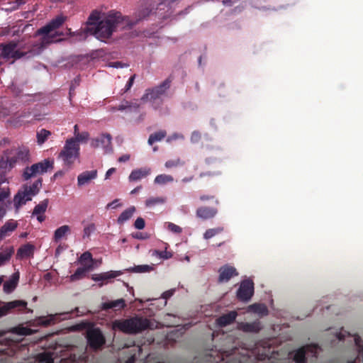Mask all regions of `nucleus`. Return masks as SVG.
Returning a JSON list of instances; mask_svg holds the SVG:
<instances>
[{
	"label": "nucleus",
	"mask_w": 363,
	"mask_h": 363,
	"mask_svg": "<svg viewBox=\"0 0 363 363\" xmlns=\"http://www.w3.org/2000/svg\"><path fill=\"white\" fill-rule=\"evenodd\" d=\"M135 25L128 16H124L119 11H108L98 24L84 28V32L90 34L101 41L111 38V35L118 30H129Z\"/></svg>",
	"instance_id": "1"
},
{
	"label": "nucleus",
	"mask_w": 363,
	"mask_h": 363,
	"mask_svg": "<svg viewBox=\"0 0 363 363\" xmlns=\"http://www.w3.org/2000/svg\"><path fill=\"white\" fill-rule=\"evenodd\" d=\"M113 329L124 334L135 335L153 329V323L146 318L135 315L127 319H116L113 322Z\"/></svg>",
	"instance_id": "2"
},
{
	"label": "nucleus",
	"mask_w": 363,
	"mask_h": 363,
	"mask_svg": "<svg viewBox=\"0 0 363 363\" xmlns=\"http://www.w3.org/2000/svg\"><path fill=\"white\" fill-rule=\"evenodd\" d=\"M29 158V150L26 147H19L16 149H12L9 151L7 150L4 153V157L0 160V172H4L7 165L9 169L13 167L15 164L18 162H26Z\"/></svg>",
	"instance_id": "3"
},
{
	"label": "nucleus",
	"mask_w": 363,
	"mask_h": 363,
	"mask_svg": "<svg viewBox=\"0 0 363 363\" xmlns=\"http://www.w3.org/2000/svg\"><path fill=\"white\" fill-rule=\"evenodd\" d=\"M67 17L63 15L57 16V17L52 18L46 26L39 28L36 31V35H43L42 40L40 43L41 47L45 44L50 43L57 36H62V33H58L55 32V34H50V33L57 30L62 24L65 22Z\"/></svg>",
	"instance_id": "4"
},
{
	"label": "nucleus",
	"mask_w": 363,
	"mask_h": 363,
	"mask_svg": "<svg viewBox=\"0 0 363 363\" xmlns=\"http://www.w3.org/2000/svg\"><path fill=\"white\" fill-rule=\"evenodd\" d=\"M42 186V179H39L33 183L31 185L25 184L18 191L17 194L14 196V206L16 210L27 201H31L33 196L39 193L40 189Z\"/></svg>",
	"instance_id": "5"
},
{
	"label": "nucleus",
	"mask_w": 363,
	"mask_h": 363,
	"mask_svg": "<svg viewBox=\"0 0 363 363\" xmlns=\"http://www.w3.org/2000/svg\"><path fill=\"white\" fill-rule=\"evenodd\" d=\"M79 157V144H76L72 140H66L65 146L58 154V158L62 160L63 165L70 169Z\"/></svg>",
	"instance_id": "6"
},
{
	"label": "nucleus",
	"mask_w": 363,
	"mask_h": 363,
	"mask_svg": "<svg viewBox=\"0 0 363 363\" xmlns=\"http://www.w3.org/2000/svg\"><path fill=\"white\" fill-rule=\"evenodd\" d=\"M171 80L169 78H167V79L164 80L161 83V84L149 88L145 90V94H143L142 97V101H149L151 102H155V101L161 99V96L164 94V93L167 91L170 87Z\"/></svg>",
	"instance_id": "7"
},
{
	"label": "nucleus",
	"mask_w": 363,
	"mask_h": 363,
	"mask_svg": "<svg viewBox=\"0 0 363 363\" xmlns=\"http://www.w3.org/2000/svg\"><path fill=\"white\" fill-rule=\"evenodd\" d=\"M52 165L53 162L46 159L31 165V167H27L23 172V178L27 181L39 174L46 173L49 168H52Z\"/></svg>",
	"instance_id": "8"
},
{
	"label": "nucleus",
	"mask_w": 363,
	"mask_h": 363,
	"mask_svg": "<svg viewBox=\"0 0 363 363\" xmlns=\"http://www.w3.org/2000/svg\"><path fill=\"white\" fill-rule=\"evenodd\" d=\"M27 54L28 52L17 49V43L14 41L9 42L6 45L0 44V57L19 59L25 57Z\"/></svg>",
	"instance_id": "9"
},
{
	"label": "nucleus",
	"mask_w": 363,
	"mask_h": 363,
	"mask_svg": "<svg viewBox=\"0 0 363 363\" xmlns=\"http://www.w3.org/2000/svg\"><path fill=\"white\" fill-rule=\"evenodd\" d=\"M87 343L89 347L98 350L106 343V339L101 330L98 328L90 329L86 334Z\"/></svg>",
	"instance_id": "10"
},
{
	"label": "nucleus",
	"mask_w": 363,
	"mask_h": 363,
	"mask_svg": "<svg viewBox=\"0 0 363 363\" xmlns=\"http://www.w3.org/2000/svg\"><path fill=\"white\" fill-rule=\"evenodd\" d=\"M254 286L255 284H253L252 280L251 279H247L242 281L238 290H237V298L244 302L249 301L255 292Z\"/></svg>",
	"instance_id": "11"
},
{
	"label": "nucleus",
	"mask_w": 363,
	"mask_h": 363,
	"mask_svg": "<svg viewBox=\"0 0 363 363\" xmlns=\"http://www.w3.org/2000/svg\"><path fill=\"white\" fill-rule=\"evenodd\" d=\"M218 283H228L230 279L237 277L238 273L236 268L230 264H225L218 268Z\"/></svg>",
	"instance_id": "12"
},
{
	"label": "nucleus",
	"mask_w": 363,
	"mask_h": 363,
	"mask_svg": "<svg viewBox=\"0 0 363 363\" xmlns=\"http://www.w3.org/2000/svg\"><path fill=\"white\" fill-rule=\"evenodd\" d=\"M27 304L28 303L23 300H14L13 301L7 302L0 307V318L7 315L10 311L13 309H24L26 308Z\"/></svg>",
	"instance_id": "13"
},
{
	"label": "nucleus",
	"mask_w": 363,
	"mask_h": 363,
	"mask_svg": "<svg viewBox=\"0 0 363 363\" xmlns=\"http://www.w3.org/2000/svg\"><path fill=\"white\" fill-rule=\"evenodd\" d=\"M111 136L108 133L102 134L100 135V137L92 139L91 141V146L94 147H99L101 146L103 148L106 149V151L107 152L111 150Z\"/></svg>",
	"instance_id": "14"
},
{
	"label": "nucleus",
	"mask_w": 363,
	"mask_h": 363,
	"mask_svg": "<svg viewBox=\"0 0 363 363\" xmlns=\"http://www.w3.org/2000/svg\"><path fill=\"white\" fill-rule=\"evenodd\" d=\"M217 213L218 210L216 208L201 206L196 209V215L197 218L205 220L214 218Z\"/></svg>",
	"instance_id": "15"
},
{
	"label": "nucleus",
	"mask_w": 363,
	"mask_h": 363,
	"mask_svg": "<svg viewBox=\"0 0 363 363\" xmlns=\"http://www.w3.org/2000/svg\"><path fill=\"white\" fill-rule=\"evenodd\" d=\"M97 177V170H87L82 172L78 176V186H83L92 179Z\"/></svg>",
	"instance_id": "16"
},
{
	"label": "nucleus",
	"mask_w": 363,
	"mask_h": 363,
	"mask_svg": "<svg viewBox=\"0 0 363 363\" xmlns=\"http://www.w3.org/2000/svg\"><path fill=\"white\" fill-rule=\"evenodd\" d=\"M18 227L17 221L13 220H9L0 228V240H4L6 236L14 231Z\"/></svg>",
	"instance_id": "17"
},
{
	"label": "nucleus",
	"mask_w": 363,
	"mask_h": 363,
	"mask_svg": "<svg viewBox=\"0 0 363 363\" xmlns=\"http://www.w3.org/2000/svg\"><path fill=\"white\" fill-rule=\"evenodd\" d=\"M125 307V300L123 298H119L115 301H111L108 302H104L101 308L103 311H107L108 309H114L116 311H121L124 309Z\"/></svg>",
	"instance_id": "18"
},
{
	"label": "nucleus",
	"mask_w": 363,
	"mask_h": 363,
	"mask_svg": "<svg viewBox=\"0 0 363 363\" xmlns=\"http://www.w3.org/2000/svg\"><path fill=\"white\" fill-rule=\"evenodd\" d=\"M237 313L235 311H231L226 314H223L219 316L217 319V324L220 327H225L228 325H231L236 320Z\"/></svg>",
	"instance_id": "19"
},
{
	"label": "nucleus",
	"mask_w": 363,
	"mask_h": 363,
	"mask_svg": "<svg viewBox=\"0 0 363 363\" xmlns=\"http://www.w3.org/2000/svg\"><path fill=\"white\" fill-rule=\"evenodd\" d=\"M151 173V169L147 167L132 170L129 175V181L135 182L148 176Z\"/></svg>",
	"instance_id": "20"
},
{
	"label": "nucleus",
	"mask_w": 363,
	"mask_h": 363,
	"mask_svg": "<svg viewBox=\"0 0 363 363\" xmlns=\"http://www.w3.org/2000/svg\"><path fill=\"white\" fill-rule=\"evenodd\" d=\"M20 276L18 272H15L12 274L9 280L4 283V291L6 294H11L17 287L18 279Z\"/></svg>",
	"instance_id": "21"
},
{
	"label": "nucleus",
	"mask_w": 363,
	"mask_h": 363,
	"mask_svg": "<svg viewBox=\"0 0 363 363\" xmlns=\"http://www.w3.org/2000/svg\"><path fill=\"white\" fill-rule=\"evenodd\" d=\"M242 332L258 333L262 330L261 323L258 320L252 323H245L240 325Z\"/></svg>",
	"instance_id": "22"
},
{
	"label": "nucleus",
	"mask_w": 363,
	"mask_h": 363,
	"mask_svg": "<svg viewBox=\"0 0 363 363\" xmlns=\"http://www.w3.org/2000/svg\"><path fill=\"white\" fill-rule=\"evenodd\" d=\"M34 246L30 243L21 246L17 250V257L23 259L33 255Z\"/></svg>",
	"instance_id": "23"
},
{
	"label": "nucleus",
	"mask_w": 363,
	"mask_h": 363,
	"mask_svg": "<svg viewBox=\"0 0 363 363\" xmlns=\"http://www.w3.org/2000/svg\"><path fill=\"white\" fill-rule=\"evenodd\" d=\"M70 227L69 225H62L55 230L54 242H58L62 238H63L67 233H70Z\"/></svg>",
	"instance_id": "24"
},
{
	"label": "nucleus",
	"mask_w": 363,
	"mask_h": 363,
	"mask_svg": "<svg viewBox=\"0 0 363 363\" xmlns=\"http://www.w3.org/2000/svg\"><path fill=\"white\" fill-rule=\"evenodd\" d=\"M135 206H131V207L124 210L123 211H122V213H121V216H119L118 218V223L121 225V224L124 223L125 221L130 220V218H132L133 214L135 213Z\"/></svg>",
	"instance_id": "25"
},
{
	"label": "nucleus",
	"mask_w": 363,
	"mask_h": 363,
	"mask_svg": "<svg viewBox=\"0 0 363 363\" xmlns=\"http://www.w3.org/2000/svg\"><path fill=\"white\" fill-rule=\"evenodd\" d=\"M121 272L119 271H111L108 272H104L100 274L95 275L94 281H105L108 279H113L121 275Z\"/></svg>",
	"instance_id": "26"
},
{
	"label": "nucleus",
	"mask_w": 363,
	"mask_h": 363,
	"mask_svg": "<svg viewBox=\"0 0 363 363\" xmlns=\"http://www.w3.org/2000/svg\"><path fill=\"white\" fill-rule=\"evenodd\" d=\"M6 182V176H5L4 172H0V185ZM10 195L9 188H3L0 189V202L4 201Z\"/></svg>",
	"instance_id": "27"
},
{
	"label": "nucleus",
	"mask_w": 363,
	"mask_h": 363,
	"mask_svg": "<svg viewBox=\"0 0 363 363\" xmlns=\"http://www.w3.org/2000/svg\"><path fill=\"white\" fill-rule=\"evenodd\" d=\"M13 253V247L6 248L3 252H0V267L9 262Z\"/></svg>",
	"instance_id": "28"
},
{
	"label": "nucleus",
	"mask_w": 363,
	"mask_h": 363,
	"mask_svg": "<svg viewBox=\"0 0 363 363\" xmlns=\"http://www.w3.org/2000/svg\"><path fill=\"white\" fill-rule=\"evenodd\" d=\"M167 135V133L164 130L157 131L149 135L148 144L152 145L154 143L161 141Z\"/></svg>",
	"instance_id": "29"
},
{
	"label": "nucleus",
	"mask_w": 363,
	"mask_h": 363,
	"mask_svg": "<svg viewBox=\"0 0 363 363\" xmlns=\"http://www.w3.org/2000/svg\"><path fill=\"white\" fill-rule=\"evenodd\" d=\"M91 268V264L87 267H78L74 274H71V281H77L84 277L85 273Z\"/></svg>",
	"instance_id": "30"
},
{
	"label": "nucleus",
	"mask_w": 363,
	"mask_h": 363,
	"mask_svg": "<svg viewBox=\"0 0 363 363\" xmlns=\"http://www.w3.org/2000/svg\"><path fill=\"white\" fill-rule=\"evenodd\" d=\"M165 198L162 196L150 197L145 201V206L147 207H152L157 205L164 204Z\"/></svg>",
	"instance_id": "31"
},
{
	"label": "nucleus",
	"mask_w": 363,
	"mask_h": 363,
	"mask_svg": "<svg viewBox=\"0 0 363 363\" xmlns=\"http://www.w3.org/2000/svg\"><path fill=\"white\" fill-rule=\"evenodd\" d=\"M48 205H49V200L45 199L39 204L36 205L35 207H34L33 211V214H44L45 211H47Z\"/></svg>",
	"instance_id": "32"
},
{
	"label": "nucleus",
	"mask_w": 363,
	"mask_h": 363,
	"mask_svg": "<svg viewBox=\"0 0 363 363\" xmlns=\"http://www.w3.org/2000/svg\"><path fill=\"white\" fill-rule=\"evenodd\" d=\"M173 181V177L169 174H159L154 179V183L159 185H164Z\"/></svg>",
	"instance_id": "33"
},
{
	"label": "nucleus",
	"mask_w": 363,
	"mask_h": 363,
	"mask_svg": "<svg viewBox=\"0 0 363 363\" xmlns=\"http://www.w3.org/2000/svg\"><path fill=\"white\" fill-rule=\"evenodd\" d=\"M223 231V227H217L215 228H210L206 230L203 234V238L205 240H209L214 236L220 234Z\"/></svg>",
	"instance_id": "34"
},
{
	"label": "nucleus",
	"mask_w": 363,
	"mask_h": 363,
	"mask_svg": "<svg viewBox=\"0 0 363 363\" xmlns=\"http://www.w3.org/2000/svg\"><path fill=\"white\" fill-rule=\"evenodd\" d=\"M50 135V132L45 129H40V130L38 131L36 133V138H38V145H43L44 143L49 138Z\"/></svg>",
	"instance_id": "35"
},
{
	"label": "nucleus",
	"mask_w": 363,
	"mask_h": 363,
	"mask_svg": "<svg viewBox=\"0 0 363 363\" xmlns=\"http://www.w3.org/2000/svg\"><path fill=\"white\" fill-rule=\"evenodd\" d=\"M152 269L153 267L148 264H140L129 269V271L134 273H146L151 272Z\"/></svg>",
	"instance_id": "36"
},
{
	"label": "nucleus",
	"mask_w": 363,
	"mask_h": 363,
	"mask_svg": "<svg viewBox=\"0 0 363 363\" xmlns=\"http://www.w3.org/2000/svg\"><path fill=\"white\" fill-rule=\"evenodd\" d=\"M294 362L296 363H306V350L304 347L300 348L295 352Z\"/></svg>",
	"instance_id": "37"
},
{
	"label": "nucleus",
	"mask_w": 363,
	"mask_h": 363,
	"mask_svg": "<svg viewBox=\"0 0 363 363\" xmlns=\"http://www.w3.org/2000/svg\"><path fill=\"white\" fill-rule=\"evenodd\" d=\"M100 20V12L98 11H94L89 17V20L86 22V26H91L98 24Z\"/></svg>",
	"instance_id": "38"
},
{
	"label": "nucleus",
	"mask_w": 363,
	"mask_h": 363,
	"mask_svg": "<svg viewBox=\"0 0 363 363\" xmlns=\"http://www.w3.org/2000/svg\"><path fill=\"white\" fill-rule=\"evenodd\" d=\"M75 135V137L67 140H72L75 141L76 144H79V142H86L88 138H89V134L86 131L76 133V135Z\"/></svg>",
	"instance_id": "39"
},
{
	"label": "nucleus",
	"mask_w": 363,
	"mask_h": 363,
	"mask_svg": "<svg viewBox=\"0 0 363 363\" xmlns=\"http://www.w3.org/2000/svg\"><path fill=\"white\" fill-rule=\"evenodd\" d=\"M185 165V161L182 160L179 158L177 159H173L169 160L164 163V167H166L167 169H170L172 167H182Z\"/></svg>",
	"instance_id": "40"
},
{
	"label": "nucleus",
	"mask_w": 363,
	"mask_h": 363,
	"mask_svg": "<svg viewBox=\"0 0 363 363\" xmlns=\"http://www.w3.org/2000/svg\"><path fill=\"white\" fill-rule=\"evenodd\" d=\"M150 12H151V10L149 8L142 9L139 11H138L137 16H135V19L131 20V21L133 22H135V24H137L138 21L147 17Z\"/></svg>",
	"instance_id": "41"
},
{
	"label": "nucleus",
	"mask_w": 363,
	"mask_h": 363,
	"mask_svg": "<svg viewBox=\"0 0 363 363\" xmlns=\"http://www.w3.org/2000/svg\"><path fill=\"white\" fill-rule=\"evenodd\" d=\"M56 316L57 314L51 315L48 316V318H41L40 323L43 326H48L54 324L55 323Z\"/></svg>",
	"instance_id": "42"
},
{
	"label": "nucleus",
	"mask_w": 363,
	"mask_h": 363,
	"mask_svg": "<svg viewBox=\"0 0 363 363\" xmlns=\"http://www.w3.org/2000/svg\"><path fill=\"white\" fill-rule=\"evenodd\" d=\"M79 262H81V263L86 262H89L91 263L93 262L92 255H91V253L88 251L84 252L82 254L81 257H79Z\"/></svg>",
	"instance_id": "43"
},
{
	"label": "nucleus",
	"mask_w": 363,
	"mask_h": 363,
	"mask_svg": "<svg viewBox=\"0 0 363 363\" xmlns=\"http://www.w3.org/2000/svg\"><path fill=\"white\" fill-rule=\"evenodd\" d=\"M167 229L170 230V232L175 234H180L182 232V228L180 226L177 225L172 223H167Z\"/></svg>",
	"instance_id": "44"
},
{
	"label": "nucleus",
	"mask_w": 363,
	"mask_h": 363,
	"mask_svg": "<svg viewBox=\"0 0 363 363\" xmlns=\"http://www.w3.org/2000/svg\"><path fill=\"white\" fill-rule=\"evenodd\" d=\"M153 254L156 255L164 259H167L170 258L171 256L172 255L171 254V252H169L167 251H158V250L154 251Z\"/></svg>",
	"instance_id": "45"
},
{
	"label": "nucleus",
	"mask_w": 363,
	"mask_h": 363,
	"mask_svg": "<svg viewBox=\"0 0 363 363\" xmlns=\"http://www.w3.org/2000/svg\"><path fill=\"white\" fill-rule=\"evenodd\" d=\"M134 226L135 229L143 230L145 226V221L142 218H138L137 220H135Z\"/></svg>",
	"instance_id": "46"
},
{
	"label": "nucleus",
	"mask_w": 363,
	"mask_h": 363,
	"mask_svg": "<svg viewBox=\"0 0 363 363\" xmlns=\"http://www.w3.org/2000/svg\"><path fill=\"white\" fill-rule=\"evenodd\" d=\"M95 230L94 223H91L84 228V237H89L91 232Z\"/></svg>",
	"instance_id": "47"
},
{
	"label": "nucleus",
	"mask_w": 363,
	"mask_h": 363,
	"mask_svg": "<svg viewBox=\"0 0 363 363\" xmlns=\"http://www.w3.org/2000/svg\"><path fill=\"white\" fill-rule=\"evenodd\" d=\"M130 107V104L129 101H125L123 102H122L121 104H120L119 106H116V107H113V111H116V110H118V111H123L126 108H128Z\"/></svg>",
	"instance_id": "48"
},
{
	"label": "nucleus",
	"mask_w": 363,
	"mask_h": 363,
	"mask_svg": "<svg viewBox=\"0 0 363 363\" xmlns=\"http://www.w3.org/2000/svg\"><path fill=\"white\" fill-rule=\"evenodd\" d=\"M135 75L133 74L131 77H130L129 80H128L126 85H125V88L123 89V93L128 91L130 90V89L132 87L133 81H135Z\"/></svg>",
	"instance_id": "49"
},
{
	"label": "nucleus",
	"mask_w": 363,
	"mask_h": 363,
	"mask_svg": "<svg viewBox=\"0 0 363 363\" xmlns=\"http://www.w3.org/2000/svg\"><path fill=\"white\" fill-rule=\"evenodd\" d=\"M201 138V135H200L199 131H194L191 133V142L193 143H197L199 142Z\"/></svg>",
	"instance_id": "50"
},
{
	"label": "nucleus",
	"mask_w": 363,
	"mask_h": 363,
	"mask_svg": "<svg viewBox=\"0 0 363 363\" xmlns=\"http://www.w3.org/2000/svg\"><path fill=\"white\" fill-rule=\"evenodd\" d=\"M118 201H119L118 199H116V200L111 201V203H108V204H107V206H106V208H107V209L116 208L119 207L120 204L118 203Z\"/></svg>",
	"instance_id": "51"
},
{
	"label": "nucleus",
	"mask_w": 363,
	"mask_h": 363,
	"mask_svg": "<svg viewBox=\"0 0 363 363\" xmlns=\"http://www.w3.org/2000/svg\"><path fill=\"white\" fill-rule=\"evenodd\" d=\"M215 199V196H212V195H201V196H199V200H201L202 202L203 201H211V200H213Z\"/></svg>",
	"instance_id": "52"
},
{
	"label": "nucleus",
	"mask_w": 363,
	"mask_h": 363,
	"mask_svg": "<svg viewBox=\"0 0 363 363\" xmlns=\"http://www.w3.org/2000/svg\"><path fill=\"white\" fill-rule=\"evenodd\" d=\"M174 291L173 290H167L163 293V295H162V297L164 299H167L172 296Z\"/></svg>",
	"instance_id": "53"
},
{
	"label": "nucleus",
	"mask_w": 363,
	"mask_h": 363,
	"mask_svg": "<svg viewBox=\"0 0 363 363\" xmlns=\"http://www.w3.org/2000/svg\"><path fill=\"white\" fill-rule=\"evenodd\" d=\"M239 0H223V4L225 6H231L234 4V3L238 1Z\"/></svg>",
	"instance_id": "54"
},
{
	"label": "nucleus",
	"mask_w": 363,
	"mask_h": 363,
	"mask_svg": "<svg viewBox=\"0 0 363 363\" xmlns=\"http://www.w3.org/2000/svg\"><path fill=\"white\" fill-rule=\"evenodd\" d=\"M130 160V155H123L118 158L119 162H128Z\"/></svg>",
	"instance_id": "55"
},
{
	"label": "nucleus",
	"mask_w": 363,
	"mask_h": 363,
	"mask_svg": "<svg viewBox=\"0 0 363 363\" xmlns=\"http://www.w3.org/2000/svg\"><path fill=\"white\" fill-rule=\"evenodd\" d=\"M6 214V204H1L0 206V216H4Z\"/></svg>",
	"instance_id": "56"
},
{
	"label": "nucleus",
	"mask_w": 363,
	"mask_h": 363,
	"mask_svg": "<svg viewBox=\"0 0 363 363\" xmlns=\"http://www.w3.org/2000/svg\"><path fill=\"white\" fill-rule=\"evenodd\" d=\"M359 337L357 336L356 337H354V342H356V345L359 347V352H361L363 358V345L361 346L359 345Z\"/></svg>",
	"instance_id": "57"
},
{
	"label": "nucleus",
	"mask_w": 363,
	"mask_h": 363,
	"mask_svg": "<svg viewBox=\"0 0 363 363\" xmlns=\"http://www.w3.org/2000/svg\"><path fill=\"white\" fill-rule=\"evenodd\" d=\"M254 308H255V311L262 312V311H267V309L264 306H261L259 305L255 304L252 306Z\"/></svg>",
	"instance_id": "58"
},
{
	"label": "nucleus",
	"mask_w": 363,
	"mask_h": 363,
	"mask_svg": "<svg viewBox=\"0 0 363 363\" xmlns=\"http://www.w3.org/2000/svg\"><path fill=\"white\" fill-rule=\"evenodd\" d=\"M114 172H116L115 168H111L108 169L107 172H106L105 178L106 179H108L109 177H111V174H113Z\"/></svg>",
	"instance_id": "59"
},
{
	"label": "nucleus",
	"mask_w": 363,
	"mask_h": 363,
	"mask_svg": "<svg viewBox=\"0 0 363 363\" xmlns=\"http://www.w3.org/2000/svg\"><path fill=\"white\" fill-rule=\"evenodd\" d=\"M33 216H35L36 218H38V222L42 223L45 220V216L44 214H33Z\"/></svg>",
	"instance_id": "60"
},
{
	"label": "nucleus",
	"mask_w": 363,
	"mask_h": 363,
	"mask_svg": "<svg viewBox=\"0 0 363 363\" xmlns=\"http://www.w3.org/2000/svg\"><path fill=\"white\" fill-rule=\"evenodd\" d=\"M64 175V171L63 170H60V171H57L56 173H55L54 174V178L55 179H57L60 177H62Z\"/></svg>",
	"instance_id": "61"
},
{
	"label": "nucleus",
	"mask_w": 363,
	"mask_h": 363,
	"mask_svg": "<svg viewBox=\"0 0 363 363\" xmlns=\"http://www.w3.org/2000/svg\"><path fill=\"white\" fill-rule=\"evenodd\" d=\"M213 174L211 172H201V174H199V177H203L205 176H213Z\"/></svg>",
	"instance_id": "62"
},
{
	"label": "nucleus",
	"mask_w": 363,
	"mask_h": 363,
	"mask_svg": "<svg viewBox=\"0 0 363 363\" xmlns=\"http://www.w3.org/2000/svg\"><path fill=\"white\" fill-rule=\"evenodd\" d=\"M135 238L140 239V240H144L146 238V237L143 236V233H137V235H135Z\"/></svg>",
	"instance_id": "63"
},
{
	"label": "nucleus",
	"mask_w": 363,
	"mask_h": 363,
	"mask_svg": "<svg viewBox=\"0 0 363 363\" xmlns=\"http://www.w3.org/2000/svg\"><path fill=\"white\" fill-rule=\"evenodd\" d=\"M111 67H121V62H113V65H111Z\"/></svg>",
	"instance_id": "64"
}]
</instances>
